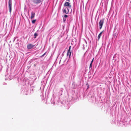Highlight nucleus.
<instances>
[{"label": "nucleus", "instance_id": "4468645a", "mask_svg": "<svg viewBox=\"0 0 131 131\" xmlns=\"http://www.w3.org/2000/svg\"><path fill=\"white\" fill-rule=\"evenodd\" d=\"M46 54V53H45L43 54L42 56H41V57H42L45 55V54Z\"/></svg>", "mask_w": 131, "mask_h": 131}, {"label": "nucleus", "instance_id": "9b49d317", "mask_svg": "<svg viewBox=\"0 0 131 131\" xmlns=\"http://www.w3.org/2000/svg\"><path fill=\"white\" fill-rule=\"evenodd\" d=\"M37 35H38L36 33H35L34 34V36H35L34 38H35L37 36Z\"/></svg>", "mask_w": 131, "mask_h": 131}, {"label": "nucleus", "instance_id": "9d476101", "mask_svg": "<svg viewBox=\"0 0 131 131\" xmlns=\"http://www.w3.org/2000/svg\"><path fill=\"white\" fill-rule=\"evenodd\" d=\"M92 63H91L90 64V67H89V69L90 70H91L92 69Z\"/></svg>", "mask_w": 131, "mask_h": 131}, {"label": "nucleus", "instance_id": "f8f14e48", "mask_svg": "<svg viewBox=\"0 0 131 131\" xmlns=\"http://www.w3.org/2000/svg\"><path fill=\"white\" fill-rule=\"evenodd\" d=\"M35 21H36V20H32V23L34 24L35 23Z\"/></svg>", "mask_w": 131, "mask_h": 131}, {"label": "nucleus", "instance_id": "423d86ee", "mask_svg": "<svg viewBox=\"0 0 131 131\" xmlns=\"http://www.w3.org/2000/svg\"><path fill=\"white\" fill-rule=\"evenodd\" d=\"M32 1L34 4H38L40 3L41 1V0H33Z\"/></svg>", "mask_w": 131, "mask_h": 131}, {"label": "nucleus", "instance_id": "a211bd4d", "mask_svg": "<svg viewBox=\"0 0 131 131\" xmlns=\"http://www.w3.org/2000/svg\"><path fill=\"white\" fill-rule=\"evenodd\" d=\"M67 1H70V0H67Z\"/></svg>", "mask_w": 131, "mask_h": 131}, {"label": "nucleus", "instance_id": "2eb2a0df", "mask_svg": "<svg viewBox=\"0 0 131 131\" xmlns=\"http://www.w3.org/2000/svg\"><path fill=\"white\" fill-rule=\"evenodd\" d=\"M86 85L87 86V89L88 88H89V85L88 83H87L86 84Z\"/></svg>", "mask_w": 131, "mask_h": 131}, {"label": "nucleus", "instance_id": "39448f33", "mask_svg": "<svg viewBox=\"0 0 131 131\" xmlns=\"http://www.w3.org/2000/svg\"><path fill=\"white\" fill-rule=\"evenodd\" d=\"M35 46V45H33L32 44H29L27 45V47L28 49H30L33 48Z\"/></svg>", "mask_w": 131, "mask_h": 131}, {"label": "nucleus", "instance_id": "f257e3e1", "mask_svg": "<svg viewBox=\"0 0 131 131\" xmlns=\"http://www.w3.org/2000/svg\"><path fill=\"white\" fill-rule=\"evenodd\" d=\"M8 7L9 8V12L10 13H11L12 11V0H9L8 2Z\"/></svg>", "mask_w": 131, "mask_h": 131}, {"label": "nucleus", "instance_id": "6e6552de", "mask_svg": "<svg viewBox=\"0 0 131 131\" xmlns=\"http://www.w3.org/2000/svg\"><path fill=\"white\" fill-rule=\"evenodd\" d=\"M35 13L33 12H32L31 13V18L32 19L34 18L35 15Z\"/></svg>", "mask_w": 131, "mask_h": 131}, {"label": "nucleus", "instance_id": "20e7f679", "mask_svg": "<svg viewBox=\"0 0 131 131\" xmlns=\"http://www.w3.org/2000/svg\"><path fill=\"white\" fill-rule=\"evenodd\" d=\"M103 23H104V20H101L100 21L99 23V27H100V29L102 28V26L103 25Z\"/></svg>", "mask_w": 131, "mask_h": 131}, {"label": "nucleus", "instance_id": "f03ea898", "mask_svg": "<svg viewBox=\"0 0 131 131\" xmlns=\"http://www.w3.org/2000/svg\"><path fill=\"white\" fill-rule=\"evenodd\" d=\"M70 8H67L66 7H64L63 9V13H65L66 14L68 13L69 11V9Z\"/></svg>", "mask_w": 131, "mask_h": 131}, {"label": "nucleus", "instance_id": "7ed1b4c3", "mask_svg": "<svg viewBox=\"0 0 131 131\" xmlns=\"http://www.w3.org/2000/svg\"><path fill=\"white\" fill-rule=\"evenodd\" d=\"M64 7L71 8V6L70 3L68 2H66L64 4Z\"/></svg>", "mask_w": 131, "mask_h": 131}, {"label": "nucleus", "instance_id": "0eeeda50", "mask_svg": "<svg viewBox=\"0 0 131 131\" xmlns=\"http://www.w3.org/2000/svg\"><path fill=\"white\" fill-rule=\"evenodd\" d=\"M70 49H71V46H70L69 47V50H68L67 53V56H69V58L70 57V55L71 54V51L70 50Z\"/></svg>", "mask_w": 131, "mask_h": 131}, {"label": "nucleus", "instance_id": "dca6fc26", "mask_svg": "<svg viewBox=\"0 0 131 131\" xmlns=\"http://www.w3.org/2000/svg\"><path fill=\"white\" fill-rule=\"evenodd\" d=\"M66 21V19L65 18H63V21L65 22Z\"/></svg>", "mask_w": 131, "mask_h": 131}, {"label": "nucleus", "instance_id": "1a4fd4ad", "mask_svg": "<svg viewBox=\"0 0 131 131\" xmlns=\"http://www.w3.org/2000/svg\"><path fill=\"white\" fill-rule=\"evenodd\" d=\"M102 32H103V31L101 32L100 33V34L98 36V37H97L98 39V40H99L100 39V37L102 35Z\"/></svg>", "mask_w": 131, "mask_h": 131}, {"label": "nucleus", "instance_id": "f3484780", "mask_svg": "<svg viewBox=\"0 0 131 131\" xmlns=\"http://www.w3.org/2000/svg\"><path fill=\"white\" fill-rule=\"evenodd\" d=\"M93 59H93L92 60V61H91V63H92H92L93 61Z\"/></svg>", "mask_w": 131, "mask_h": 131}, {"label": "nucleus", "instance_id": "ddd939ff", "mask_svg": "<svg viewBox=\"0 0 131 131\" xmlns=\"http://www.w3.org/2000/svg\"><path fill=\"white\" fill-rule=\"evenodd\" d=\"M68 17V15H65L64 16V17L65 18H67Z\"/></svg>", "mask_w": 131, "mask_h": 131}]
</instances>
